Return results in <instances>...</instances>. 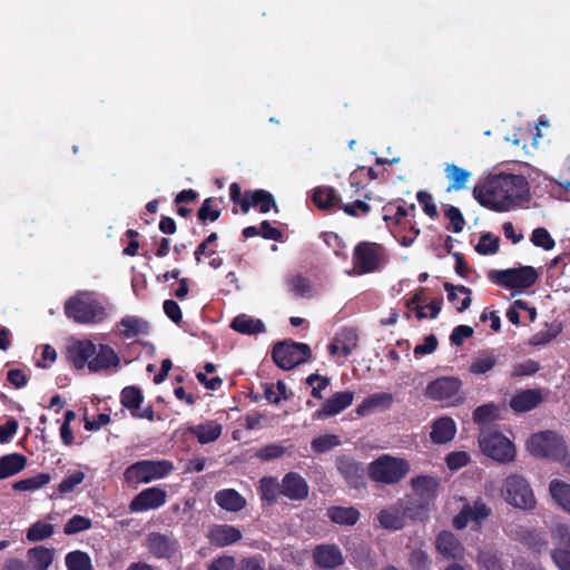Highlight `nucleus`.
Segmentation results:
<instances>
[{"label":"nucleus","instance_id":"f257e3e1","mask_svg":"<svg viewBox=\"0 0 570 570\" xmlns=\"http://www.w3.org/2000/svg\"><path fill=\"white\" fill-rule=\"evenodd\" d=\"M528 191L529 184L524 176L500 174L475 186L473 197L485 208L504 212L517 200L523 199Z\"/></svg>","mask_w":570,"mask_h":570},{"label":"nucleus","instance_id":"f03ea898","mask_svg":"<svg viewBox=\"0 0 570 570\" xmlns=\"http://www.w3.org/2000/svg\"><path fill=\"white\" fill-rule=\"evenodd\" d=\"M478 442L483 454L499 463L505 464L515 460L517 450L513 442L497 428L481 430Z\"/></svg>","mask_w":570,"mask_h":570},{"label":"nucleus","instance_id":"7ed1b4c3","mask_svg":"<svg viewBox=\"0 0 570 570\" xmlns=\"http://www.w3.org/2000/svg\"><path fill=\"white\" fill-rule=\"evenodd\" d=\"M65 314L80 324H94L106 316L105 307L88 293H78L65 303Z\"/></svg>","mask_w":570,"mask_h":570},{"label":"nucleus","instance_id":"20e7f679","mask_svg":"<svg viewBox=\"0 0 570 570\" xmlns=\"http://www.w3.org/2000/svg\"><path fill=\"white\" fill-rule=\"evenodd\" d=\"M410 472V464L402 458L383 454L368 465L370 478L383 484H396Z\"/></svg>","mask_w":570,"mask_h":570},{"label":"nucleus","instance_id":"39448f33","mask_svg":"<svg viewBox=\"0 0 570 570\" xmlns=\"http://www.w3.org/2000/svg\"><path fill=\"white\" fill-rule=\"evenodd\" d=\"M501 492L504 501L513 508L532 510L537 504L533 491L522 475H509L503 482Z\"/></svg>","mask_w":570,"mask_h":570},{"label":"nucleus","instance_id":"423d86ee","mask_svg":"<svg viewBox=\"0 0 570 570\" xmlns=\"http://www.w3.org/2000/svg\"><path fill=\"white\" fill-rule=\"evenodd\" d=\"M488 277L491 282L510 289H528L533 286L539 274L532 266L518 268L492 269Z\"/></svg>","mask_w":570,"mask_h":570},{"label":"nucleus","instance_id":"0eeeda50","mask_svg":"<svg viewBox=\"0 0 570 570\" xmlns=\"http://www.w3.org/2000/svg\"><path fill=\"white\" fill-rule=\"evenodd\" d=\"M527 450L538 459H559L566 453L564 440L556 432L546 430L532 434L525 443Z\"/></svg>","mask_w":570,"mask_h":570},{"label":"nucleus","instance_id":"6e6552de","mask_svg":"<svg viewBox=\"0 0 570 570\" xmlns=\"http://www.w3.org/2000/svg\"><path fill=\"white\" fill-rule=\"evenodd\" d=\"M312 356L311 347L294 341L278 342L272 351V358L283 370H292L305 363Z\"/></svg>","mask_w":570,"mask_h":570},{"label":"nucleus","instance_id":"1a4fd4ad","mask_svg":"<svg viewBox=\"0 0 570 570\" xmlns=\"http://www.w3.org/2000/svg\"><path fill=\"white\" fill-rule=\"evenodd\" d=\"M171 470L173 463L169 461L144 460L131 464L125 472V479L128 483L136 485L149 483L166 476Z\"/></svg>","mask_w":570,"mask_h":570},{"label":"nucleus","instance_id":"9d476101","mask_svg":"<svg viewBox=\"0 0 570 570\" xmlns=\"http://www.w3.org/2000/svg\"><path fill=\"white\" fill-rule=\"evenodd\" d=\"M383 247L377 243L360 242L353 252L354 267L358 274H370L377 271L382 263Z\"/></svg>","mask_w":570,"mask_h":570},{"label":"nucleus","instance_id":"9b49d317","mask_svg":"<svg viewBox=\"0 0 570 570\" xmlns=\"http://www.w3.org/2000/svg\"><path fill=\"white\" fill-rule=\"evenodd\" d=\"M551 532L559 544L551 552L552 560L559 570H570V527L562 522H556Z\"/></svg>","mask_w":570,"mask_h":570},{"label":"nucleus","instance_id":"f8f14e48","mask_svg":"<svg viewBox=\"0 0 570 570\" xmlns=\"http://www.w3.org/2000/svg\"><path fill=\"white\" fill-rule=\"evenodd\" d=\"M167 494L160 488H148L137 494L130 502L131 512H141L150 509H157L166 502Z\"/></svg>","mask_w":570,"mask_h":570},{"label":"nucleus","instance_id":"ddd939ff","mask_svg":"<svg viewBox=\"0 0 570 570\" xmlns=\"http://www.w3.org/2000/svg\"><path fill=\"white\" fill-rule=\"evenodd\" d=\"M315 564L321 569L332 570L344 563L342 550L336 544H318L313 550Z\"/></svg>","mask_w":570,"mask_h":570},{"label":"nucleus","instance_id":"4468645a","mask_svg":"<svg viewBox=\"0 0 570 570\" xmlns=\"http://www.w3.org/2000/svg\"><path fill=\"white\" fill-rule=\"evenodd\" d=\"M309 488L306 480L296 472L284 475L281 482V494L293 501H302L308 497Z\"/></svg>","mask_w":570,"mask_h":570},{"label":"nucleus","instance_id":"2eb2a0df","mask_svg":"<svg viewBox=\"0 0 570 570\" xmlns=\"http://www.w3.org/2000/svg\"><path fill=\"white\" fill-rule=\"evenodd\" d=\"M145 544L148 551L158 559L170 558L177 549V541L173 535L158 532L149 533Z\"/></svg>","mask_w":570,"mask_h":570},{"label":"nucleus","instance_id":"dca6fc26","mask_svg":"<svg viewBox=\"0 0 570 570\" xmlns=\"http://www.w3.org/2000/svg\"><path fill=\"white\" fill-rule=\"evenodd\" d=\"M490 508L484 502L475 501L463 507L461 512L453 519V525L456 529H464L469 522L479 524L490 515Z\"/></svg>","mask_w":570,"mask_h":570},{"label":"nucleus","instance_id":"f3484780","mask_svg":"<svg viewBox=\"0 0 570 570\" xmlns=\"http://www.w3.org/2000/svg\"><path fill=\"white\" fill-rule=\"evenodd\" d=\"M336 466L347 484L358 489L364 484V470L361 464L348 456H340Z\"/></svg>","mask_w":570,"mask_h":570},{"label":"nucleus","instance_id":"a211bd4d","mask_svg":"<svg viewBox=\"0 0 570 570\" xmlns=\"http://www.w3.org/2000/svg\"><path fill=\"white\" fill-rule=\"evenodd\" d=\"M120 363V358L112 347L106 344H100L96 347V354L88 363L90 372H98L110 367H116Z\"/></svg>","mask_w":570,"mask_h":570},{"label":"nucleus","instance_id":"6ab92c4d","mask_svg":"<svg viewBox=\"0 0 570 570\" xmlns=\"http://www.w3.org/2000/svg\"><path fill=\"white\" fill-rule=\"evenodd\" d=\"M250 207L257 208L262 214L268 213L272 208L277 210V204L274 196L265 189H255L249 191L248 202H244L242 204V212L247 214Z\"/></svg>","mask_w":570,"mask_h":570},{"label":"nucleus","instance_id":"aec40b11","mask_svg":"<svg viewBox=\"0 0 570 570\" xmlns=\"http://www.w3.org/2000/svg\"><path fill=\"white\" fill-rule=\"evenodd\" d=\"M96 354V345L91 341H78L68 350V358L77 370L88 365Z\"/></svg>","mask_w":570,"mask_h":570},{"label":"nucleus","instance_id":"412c9836","mask_svg":"<svg viewBox=\"0 0 570 570\" xmlns=\"http://www.w3.org/2000/svg\"><path fill=\"white\" fill-rule=\"evenodd\" d=\"M383 219L389 227H402L409 217H415L416 207L414 204H411L407 208H405L402 205L395 206L393 203H387L383 207Z\"/></svg>","mask_w":570,"mask_h":570},{"label":"nucleus","instance_id":"4be33fe9","mask_svg":"<svg viewBox=\"0 0 570 570\" xmlns=\"http://www.w3.org/2000/svg\"><path fill=\"white\" fill-rule=\"evenodd\" d=\"M210 543L218 547L233 544L242 539V532L234 525L217 524L214 525L208 534Z\"/></svg>","mask_w":570,"mask_h":570},{"label":"nucleus","instance_id":"5701e85b","mask_svg":"<svg viewBox=\"0 0 570 570\" xmlns=\"http://www.w3.org/2000/svg\"><path fill=\"white\" fill-rule=\"evenodd\" d=\"M214 499L218 507L228 512H239L247 504L246 499L234 489L219 490Z\"/></svg>","mask_w":570,"mask_h":570},{"label":"nucleus","instance_id":"b1692460","mask_svg":"<svg viewBox=\"0 0 570 570\" xmlns=\"http://www.w3.org/2000/svg\"><path fill=\"white\" fill-rule=\"evenodd\" d=\"M455 433V422L450 417H441L433 422L430 439L435 444H444L452 441Z\"/></svg>","mask_w":570,"mask_h":570},{"label":"nucleus","instance_id":"393cba45","mask_svg":"<svg viewBox=\"0 0 570 570\" xmlns=\"http://www.w3.org/2000/svg\"><path fill=\"white\" fill-rule=\"evenodd\" d=\"M436 550L445 558H461L464 549L459 539L450 531H442L436 538Z\"/></svg>","mask_w":570,"mask_h":570},{"label":"nucleus","instance_id":"a878e982","mask_svg":"<svg viewBox=\"0 0 570 570\" xmlns=\"http://www.w3.org/2000/svg\"><path fill=\"white\" fill-rule=\"evenodd\" d=\"M380 525L386 530H400L405 524V514L399 504L382 509L376 517Z\"/></svg>","mask_w":570,"mask_h":570},{"label":"nucleus","instance_id":"bb28decb","mask_svg":"<svg viewBox=\"0 0 570 570\" xmlns=\"http://www.w3.org/2000/svg\"><path fill=\"white\" fill-rule=\"evenodd\" d=\"M119 334L124 338H134L138 335H147L149 333V323L138 316H125L118 323Z\"/></svg>","mask_w":570,"mask_h":570},{"label":"nucleus","instance_id":"cd10ccee","mask_svg":"<svg viewBox=\"0 0 570 570\" xmlns=\"http://www.w3.org/2000/svg\"><path fill=\"white\" fill-rule=\"evenodd\" d=\"M392 403L391 394H371L357 406L356 412L360 416H366L389 409Z\"/></svg>","mask_w":570,"mask_h":570},{"label":"nucleus","instance_id":"c85d7f7f","mask_svg":"<svg viewBox=\"0 0 570 570\" xmlns=\"http://www.w3.org/2000/svg\"><path fill=\"white\" fill-rule=\"evenodd\" d=\"M444 289L448 293V299L452 303L459 313L466 311L471 305L472 291L464 285H453L444 283Z\"/></svg>","mask_w":570,"mask_h":570},{"label":"nucleus","instance_id":"c756f323","mask_svg":"<svg viewBox=\"0 0 570 570\" xmlns=\"http://www.w3.org/2000/svg\"><path fill=\"white\" fill-rule=\"evenodd\" d=\"M314 205L322 210H331L341 203V197L331 186H318L313 190Z\"/></svg>","mask_w":570,"mask_h":570},{"label":"nucleus","instance_id":"7c9ffc66","mask_svg":"<svg viewBox=\"0 0 570 570\" xmlns=\"http://www.w3.org/2000/svg\"><path fill=\"white\" fill-rule=\"evenodd\" d=\"M353 402V394H336L332 397L327 399L322 409L315 413L316 419H324L328 416H333L347 406H350Z\"/></svg>","mask_w":570,"mask_h":570},{"label":"nucleus","instance_id":"2f4dec72","mask_svg":"<svg viewBox=\"0 0 570 570\" xmlns=\"http://www.w3.org/2000/svg\"><path fill=\"white\" fill-rule=\"evenodd\" d=\"M230 328L244 335H256L265 332V325L259 318L246 314L237 315L232 321Z\"/></svg>","mask_w":570,"mask_h":570},{"label":"nucleus","instance_id":"473e14b6","mask_svg":"<svg viewBox=\"0 0 570 570\" xmlns=\"http://www.w3.org/2000/svg\"><path fill=\"white\" fill-rule=\"evenodd\" d=\"M549 494L560 509L570 514V484L553 479L549 484Z\"/></svg>","mask_w":570,"mask_h":570},{"label":"nucleus","instance_id":"72a5a7b5","mask_svg":"<svg viewBox=\"0 0 570 570\" xmlns=\"http://www.w3.org/2000/svg\"><path fill=\"white\" fill-rule=\"evenodd\" d=\"M501 419L500 409L492 403L481 405L473 412V420L480 425V431L484 428H495L491 423Z\"/></svg>","mask_w":570,"mask_h":570},{"label":"nucleus","instance_id":"f704fd0d","mask_svg":"<svg viewBox=\"0 0 570 570\" xmlns=\"http://www.w3.org/2000/svg\"><path fill=\"white\" fill-rule=\"evenodd\" d=\"M412 489L422 499L430 500L436 495L439 482L430 475H420L411 481Z\"/></svg>","mask_w":570,"mask_h":570},{"label":"nucleus","instance_id":"c9c22d12","mask_svg":"<svg viewBox=\"0 0 570 570\" xmlns=\"http://www.w3.org/2000/svg\"><path fill=\"white\" fill-rule=\"evenodd\" d=\"M328 518L340 525H354L360 519V512L353 507H332L327 510Z\"/></svg>","mask_w":570,"mask_h":570},{"label":"nucleus","instance_id":"e433bc0d","mask_svg":"<svg viewBox=\"0 0 570 570\" xmlns=\"http://www.w3.org/2000/svg\"><path fill=\"white\" fill-rule=\"evenodd\" d=\"M26 456L17 453L0 458V480L17 474L26 466Z\"/></svg>","mask_w":570,"mask_h":570},{"label":"nucleus","instance_id":"4c0bfd02","mask_svg":"<svg viewBox=\"0 0 570 570\" xmlns=\"http://www.w3.org/2000/svg\"><path fill=\"white\" fill-rule=\"evenodd\" d=\"M142 402V394H122L121 403L131 411L132 415L151 421L154 419V411L150 405L140 410Z\"/></svg>","mask_w":570,"mask_h":570},{"label":"nucleus","instance_id":"58836bf2","mask_svg":"<svg viewBox=\"0 0 570 570\" xmlns=\"http://www.w3.org/2000/svg\"><path fill=\"white\" fill-rule=\"evenodd\" d=\"M476 563L482 570H502L501 558L497 549L490 546L479 549Z\"/></svg>","mask_w":570,"mask_h":570},{"label":"nucleus","instance_id":"ea45409f","mask_svg":"<svg viewBox=\"0 0 570 570\" xmlns=\"http://www.w3.org/2000/svg\"><path fill=\"white\" fill-rule=\"evenodd\" d=\"M222 425L209 421L198 424L191 429V432L197 436L202 444H207L216 441L222 434Z\"/></svg>","mask_w":570,"mask_h":570},{"label":"nucleus","instance_id":"a19ab883","mask_svg":"<svg viewBox=\"0 0 570 570\" xmlns=\"http://www.w3.org/2000/svg\"><path fill=\"white\" fill-rule=\"evenodd\" d=\"M543 402L542 394H514L510 406L518 413L528 412Z\"/></svg>","mask_w":570,"mask_h":570},{"label":"nucleus","instance_id":"79ce46f5","mask_svg":"<svg viewBox=\"0 0 570 570\" xmlns=\"http://www.w3.org/2000/svg\"><path fill=\"white\" fill-rule=\"evenodd\" d=\"M259 494L263 501L274 504L281 494V483L274 476H264L259 481Z\"/></svg>","mask_w":570,"mask_h":570},{"label":"nucleus","instance_id":"37998d69","mask_svg":"<svg viewBox=\"0 0 570 570\" xmlns=\"http://www.w3.org/2000/svg\"><path fill=\"white\" fill-rule=\"evenodd\" d=\"M461 386L462 382L459 377L442 376L430 382L425 392H459Z\"/></svg>","mask_w":570,"mask_h":570},{"label":"nucleus","instance_id":"c03bdc74","mask_svg":"<svg viewBox=\"0 0 570 570\" xmlns=\"http://www.w3.org/2000/svg\"><path fill=\"white\" fill-rule=\"evenodd\" d=\"M36 570H47L53 560V552L43 547H36L28 551Z\"/></svg>","mask_w":570,"mask_h":570},{"label":"nucleus","instance_id":"a18cd8bd","mask_svg":"<svg viewBox=\"0 0 570 570\" xmlns=\"http://www.w3.org/2000/svg\"><path fill=\"white\" fill-rule=\"evenodd\" d=\"M50 480V474L39 473L37 475L14 482L12 488L17 491H35L48 484Z\"/></svg>","mask_w":570,"mask_h":570},{"label":"nucleus","instance_id":"49530a36","mask_svg":"<svg viewBox=\"0 0 570 570\" xmlns=\"http://www.w3.org/2000/svg\"><path fill=\"white\" fill-rule=\"evenodd\" d=\"M291 449L292 446H286L281 443H272L258 449L255 456L263 462L273 461L287 454Z\"/></svg>","mask_w":570,"mask_h":570},{"label":"nucleus","instance_id":"de8ad7c7","mask_svg":"<svg viewBox=\"0 0 570 570\" xmlns=\"http://www.w3.org/2000/svg\"><path fill=\"white\" fill-rule=\"evenodd\" d=\"M66 564L68 570H92L89 556L78 550L67 554Z\"/></svg>","mask_w":570,"mask_h":570},{"label":"nucleus","instance_id":"09e8293b","mask_svg":"<svg viewBox=\"0 0 570 570\" xmlns=\"http://www.w3.org/2000/svg\"><path fill=\"white\" fill-rule=\"evenodd\" d=\"M55 528L50 523L38 521L33 523L27 532V539L31 542H37L50 538L53 534Z\"/></svg>","mask_w":570,"mask_h":570},{"label":"nucleus","instance_id":"8fccbe9b","mask_svg":"<svg viewBox=\"0 0 570 570\" xmlns=\"http://www.w3.org/2000/svg\"><path fill=\"white\" fill-rule=\"evenodd\" d=\"M341 444L335 434H324L312 440L311 448L315 453H325Z\"/></svg>","mask_w":570,"mask_h":570},{"label":"nucleus","instance_id":"3c124183","mask_svg":"<svg viewBox=\"0 0 570 570\" xmlns=\"http://www.w3.org/2000/svg\"><path fill=\"white\" fill-rule=\"evenodd\" d=\"M220 217V209L215 208V199L213 197L206 198L197 212V218L200 223L216 222Z\"/></svg>","mask_w":570,"mask_h":570},{"label":"nucleus","instance_id":"603ef678","mask_svg":"<svg viewBox=\"0 0 570 570\" xmlns=\"http://www.w3.org/2000/svg\"><path fill=\"white\" fill-rule=\"evenodd\" d=\"M500 238L492 235L491 233H484L481 235L479 243L475 246V250L480 255H493L499 250Z\"/></svg>","mask_w":570,"mask_h":570},{"label":"nucleus","instance_id":"864d4df0","mask_svg":"<svg viewBox=\"0 0 570 570\" xmlns=\"http://www.w3.org/2000/svg\"><path fill=\"white\" fill-rule=\"evenodd\" d=\"M446 177L452 181L451 187L455 190H460L464 187L466 180L470 177V173L456 165H449L445 169Z\"/></svg>","mask_w":570,"mask_h":570},{"label":"nucleus","instance_id":"5fc2aeb1","mask_svg":"<svg viewBox=\"0 0 570 570\" xmlns=\"http://www.w3.org/2000/svg\"><path fill=\"white\" fill-rule=\"evenodd\" d=\"M531 242L535 247H541L544 250H551L556 246L554 239L544 227H538L532 230Z\"/></svg>","mask_w":570,"mask_h":570},{"label":"nucleus","instance_id":"6e6d98bb","mask_svg":"<svg viewBox=\"0 0 570 570\" xmlns=\"http://www.w3.org/2000/svg\"><path fill=\"white\" fill-rule=\"evenodd\" d=\"M364 176H366L368 180H375L379 178V173L373 167L367 168L364 166H360L357 169L352 171L350 175V184L356 191L363 188L361 183Z\"/></svg>","mask_w":570,"mask_h":570},{"label":"nucleus","instance_id":"4d7b16f0","mask_svg":"<svg viewBox=\"0 0 570 570\" xmlns=\"http://www.w3.org/2000/svg\"><path fill=\"white\" fill-rule=\"evenodd\" d=\"M340 208L351 217L365 216L371 212V206L365 200L360 199L353 203L342 204Z\"/></svg>","mask_w":570,"mask_h":570},{"label":"nucleus","instance_id":"13d9d810","mask_svg":"<svg viewBox=\"0 0 570 570\" xmlns=\"http://www.w3.org/2000/svg\"><path fill=\"white\" fill-rule=\"evenodd\" d=\"M91 524L90 519L82 515H75L65 524L63 531L66 534L70 535L90 529Z\"/></svg>","mask_w":570,"mask_h":570},{"label":"nucleus","instance_id":"bf43d9fd","mask_svg":"<svg viewBox=\"0 0 570 570\" xmlns=\"http://www.w3.org/2000/svg\"><path fill=\"white\" fill-rule=\"evenodd\" d=\"M410 566L413 570H430L431 559L426 551L415 549L410 556Z\"/></svg>","mask_w":570,"mask_h":570},{"label":"nucleus","instance_id":"052dcab7","mask_svg":"<svg viewBox=\"0 0 570 570\" xmlns=\"http://www.w3.org/2000/svg\"><path fill=\"white\" fill-rule=\"evenodd\" d=\"M444 215L450 220L451 228L454 233H461L463 230L465 220L458 207L450 206L445 209Z\"/></svg>","mask_w":570,"mask_h":570},{"label":"nucleus","instance_id":"680f3d73","mask_svg":"<svg viewBox=\"0 0 570 570\" xmlns=\"http://www.w3.org/2000/svg\"><path fill=\"white\" fill-rule=\"evenodd\" d=\"M416 199L423 208V212L431 218L438 216L436 205L433 203V197L430 193L420 190L416 194Z\"/></svg>","mask_w":570,"mask_h":570},{"label":"nucleus","instance_id":"e2e57ef3","mask_svg":"<svg viewBox=\"0 0 570 570\" xmlns=\"http://www.w3.org/2000/svg\"><path fill=\"white\" fill-rule=\"evenodd\" d=\"M473 328L469 325H458L453 328L450 335V342L452 345L461 346L466 338L473 336Z\"/></svg>","mask_w":570,"mask_h":570},{"label":"nucleus","instance_id":"0e129e2a","mask_svg":"<svg viewBox=\"0 0 570 570\" xmlns=\"http://www.w3.org/2000/svg\"><path fill=\"white\" fill-rule=\"evenodd\" d=\"M540 368V365L538 362L533 360H528L523 363H519L513 366V371L511 376L513 377H522V376H529L534 373H537Z\"/></svg>","mask_w":570,"mask_h":570},{"label":"nucleus","instance_id":"69168bd1","mask_svg":"<svg viewBox=\"0 0 570 570\" xmlns=\"http://www.w3.org/2000/svg\"><path fill=\"white\" fill-rule=\"evenodd\" d=\"M164 313L175 324L183 322V312L178 303L174 299H166L163 304Z\"/></svg>","mask_w":570,"mask_h":570},{"label":"nucleus","instance_id":"338daca9","mask_svg":"<svg viewBox=\"0 0 570 570\" xmlns=\"http://www.w3.org/2000/svg\"><path fill=\"white\" fill-rule=\"evenodd\" d=\"M85 480V473L81 471L73 472L68 478H66L59 484V492L62 494L71 492L78 484H80Z\"/></svg>","mask_w":570,"mask_h":570},{"label":"nucleus","instance_id":"774afa93","mask_svg":"<svg viewBox=\"0 0 570 570\" xmlns=\"http://www.w3.org/2000/svg\"><path fill=\"white\" fill-rule=\"evenodd\" d=\"M438 338L434 334L425 336L423 344H417L413 353L415 356H423L433 353L438 347Z\"/></svg>","mask_w":570,"mask_h":570}]
</instances>
